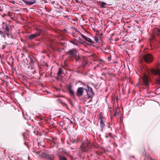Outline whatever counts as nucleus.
<instances>
[{
  "label": "nucleus",
  "mask_w": 160,
  "mask_h": 160,
  "mask_svg": "<svg viewBox=\"0 0 160 160\" xmlns=\"http://www.w3.org/2000/svg\"><path fill=\"white\" fill-rule=\"evenodd\" d=\"M120 114V110L118 108H115V112L114 114V116L117 118H120L119 116Z\"/></svg>",
  "instance_id": "f8f14e48"
},
{
  "label": "nucleus",
  "mask_w": 160,
  "mask_h": 160,
  "mask_svg": "<svg viewBox=\"0 0 160 160\" xmlns=\"http://www.w3.org/2000/svg\"><path fill=\"white\" fill-rule=\"evenodd\" d=\"M6 16V14H3V15H2V17H5V16Z\"/></svg>",
  "instance_id": "7c9ffc66"
},
{
  "label": "nucleus",
  "mask_w": 160,
  "mask_h": 160,
  "mask_svg": "<svg viewBox=\"0 0 160 160\" xmlns=\"http://www.w3.org/2000/svg\"><path fill=\"white\" fill-rule=\"evenodd\" d=\"M43 156L48 159L53 160L54 158V156L53 155H51L47 153H43Z\"/></svg>",
  "instance_id": "9d476101"
},
{
  "label": "nucleus",
  "mask_w": 160,
  "mask_h": 160,
  "mask_svg": "<svg viewBox=\"0 0 160 160\" xmlns=\"http://www.w3.org/2000/svg\"><path fill=\"white\" fill-rule=\"evenodd\" d=\"M9 32H8V33H6V34L7 35V36L8 38H9L10 37V34H9Z\"/></svg>",
  "instance_id": "a878e982"
},
{
  "label": "nucleus",
  "mask_w": 160,
  "mask_h": 160,
  "mask_svg": "<svg viewBox=\"0 0 160 160\" xmlns=\"http://www.w3.org/2000/svg\"><path fill=\"white\" fill-rule=\"evenodd\" d=\"M90 101H91V99Z\"/></svg>",
  "instance_id": "58836bf2"
},
{
  "label": "nucleus",
  "mask_w": 160,
  "mask_h": 160,
  "mask_svg": "<svg viewBox=\"0 0 160 160\" xmlns=\"http://www.w3.org/2000/svg\"><path fill=\"white\" fill-rule=\"evenodd\" d=\"M132 157L133 158H134V156H132Z\"/></svg>",
  "instance_id": "4c0bfd02"
},
{
  "label": "nucleus",
  "mask_w": 160,
  "mask_h": 160,
  "mask_svg": "<svg viewBox=\"0 0 160 160\" xmlns=\"http://www.w3.org/2000/svg\"><path fill=\"white\" fill-rule=\"evenodd\" d=\"M61 103L63 105H64L65 106H66L67 108H68V107H67V104L65 103H63V102H61Z\"/></svg>",
  "instance_id": "4be33fe9"
},
{
  "label": "nucleus",
  "mask_w": 160,
  "mask_h": 160,
  "mask_svg": "<svg viewBox=\"0 0 160 160\" xmlns=\"http://www.w3.org/2000/svg\"><path fill=\"white\" fill-rule=\"evenodd\" d=\"M82 38L85 40L86 41L89 42L91 44H88V45H91V44H93L94 43V41H92L90 38L87 37L86 36L84 35H83L81 34Z\"/></svg>",
  "instance_id": "0eeeda50"
},
{
  "label": "nucleus",
  "mask_w": 160,
  "mask_h": 160,
  "mask_svg": "<svg viewBox=\"0 0 160 160\" xmlns=\"http://www.w3.org/2000/svg\"><path fill=\"white\" fill-rule=\"evenodd\" d=\"M63 152L64 153H67V152L66 150L63 149Z\"/></svg>",
  "instance_id": "bb28decb"
},
{
  "label": "nucleus",
  "mask_w": 160,
  "mask_h": 160,
  "mask_svg": "<svg viewBox=\"0 0 160 160\" xmlns=\"http://www.w3.org/2000/svg\"><path fill=\"white\" fill-rule=\"evenodd\" d=\"M108 135V136L110 137H113V136L112 135V134L111 133V132H110L108 134H107Z\"/></svg>",
  "instance_id": "393cba45"
},
{
  "label": "nucleus",
  "mask_w": 160,
  "mask_h": 160,
  "mask_svg": "<svg viewBox=\"0 0 160 160\" xmlns=\"http://www.w3.org/2000/svg\"><path fill=\"white\" fill-rule=\"evenodd\" d=\"M68 102L72 106L73 105V102L72 101L71 99H69Z\"/></svg>",
  "instance_id": "412c9836"
},
{
  "label": "nucleus",
  "mask_w": 160,
  "mask_h": 160,
  "mask_svg": "<svg viewBox=\"0 0 160 160\" xmlns=\"http://www.w3.org/2000/svg\"><path fill=\"white\" fill-rule=\"evenodd\" d=\"M111 120H112V117L111 116Z\"/></svg>",
  "instance_id": "c9c22d12"
},
{
  "label": "nucleus",
  "mask_w": 160,
  "mask_h": 160,
  "mask_svg": "<svg viewBox=\"0 0 160 160\" xmlns=\"http://www.w3.org/2000/svg\"><path fill=\"white\" fill-rule=\"evenodd\" d=\"M90 145L89 142L83 143L80 146L81 150L84 152H86L88 151V149L90 148Z\"/></svg>",
  "instance_id": "7ed1b4c3"
},
{
  "label": "nucleus",
  "mask_w": 160,
  "mask_h": 160,
  "mask_svg": "<svg viewBox=\"0 0 160 160\" xmlns=\"http://www.w3.org/2000/svg\"><path fill=\"white\" fill-rule=\"evenodd\" d=\"M40 35V33L39 32L32 34L29 36V37H28V38L30 40H31L39 36Z\"/></svg>",
  "instance_id": "9b49d317"
},
{
  "label": "nucleus",
  "mask_w": 160,
  "mask_h": 160,
  "mask_svg": "<svg viewBox=\"0 0 160 160\" xmlns=\"http://www.w3.org/2000/svg\"><path fill=\"white\" fill-rule=\"evenodd\" d=\"M62 70L61 68H59L58 71L57 73V79H59V78L61 76L62 74Z\"/></svg>",
  "instance_id": "2eb2a0df"
},
{
  "label": "nucleus",
  "mask_w": 160,
  "mask_h": 160,
  "mask_svg": "<svg viewBox=\"0 0 160 160\" xmlns=\"http://www.w3.org/2000/svg\"><path fill=\"white\" fill-rule=\"evenodd\" d=\"M30 60H31V63L33 64V62L32 60V59L31 58L30 59Z\"/></svg>",
  "instance_id": "473e14b6"
},
{
  "label": "nucleus",
  "mask_w": 160,
  "mask_h": 160,
  "mask_svg": "<svg viewBox=\"0 0 160 160\" xmlns=\"http://www.w3.org/2000/svg\"><path fill=\"white\" fill-rule=\"evenodd\" d=\"M58 156L60 160H67L66 158L64 156H62L60 155H58Z\"/></svg>",
  "instance_id": "f3484780"
},
{
  "label": "nucleus",
  "mask_w": 160,
  "mask_h": 160,
  "mask_svg": "<svg viewBox=\"0 0 160 160\" xmlns=\"http://www.w3.org/2000/svg\"><path fill=\"white\" fill-rule=\"evenodd\" d=\"M77 41L80 43H82L83 45H85L86 44V42L80 37L77 39Z\"/></svg>",
  "instance_id": "dca6fc26"
},
{
  "label": "nucleus",
  "mask_w": 160,
  "mask_h": 160,
  "mask_svg": "<svg viewBox=\"0 0 160 160\" xmlns=\"http://www.w3.org/2000/svg\"><path fill=\"white\" fill-rule=\"evenodd\" d=\"M0 34L3 37L5 38L6 37L5 32L2 31H0Z\"/></svg>",
  "instance_id": "a211bd4d"
},
{
  "label": "nucleus",
  "mask_w": 160,
  "mask_h": 160,
  "mask_svg": "<svg viewBox=\"0 0 160 160\" xmlns=\"http://www.w3.org/2000/svg\"><path fill=\"white\" fill-rule=\"evenodd\" d=\"M106 5V3L105 2H102L100 4V7L101 8H104L105 7H104L105 5Z\"/></svg>",
  "instance_id": "6ab92c4d"
},
{
  "label": "nucleus",
  "mask_w": 160,
  "mask_h": 160,
  "mask_svg": "<svg viewBox=\"0 0 160 160\" xmlns=\"http://www.w3.org/2000/svg\"><path fill=\"white\" fill-rule=\"evenodd\" d=\"M88 89H86V90L87 92V94L88 96L87 98H92L93 97L94 95V93L92 89V88L89 87L88 86H87Z\"/></svg>",
  "instance_id": "f03ea898"
},
{
  "label": "nucleus",
  "mask_w": 160,
  "mask_h": 160,
  "mask_svg": "<svg viewBox=\"0 0 160 160\" xmlns=\"http://www.w3.org/2000/svg\"><path fill=\"white\" fill-rule=\"evenodd\" d=\"M77 2H81V0H75Z\"/></svg>",
  "instance_id": "cd10ccee"
},
{
  "label": "nucleus",
  "mask_w": 160,
  "mask_h": 160,
  "mask_svg": "<svg viewBox=\"0 0 160 160\" xmlns=\"http://www.w3.org/2000/svg\"><path fill=\"white\" fill-rule=\"evenodd\" d=\"M71 43H72V44H74V45H77V46H78L77 43L75 42V41H71Z\"/></svg>",
  "instance_id": "aec40b11"
},
{
  "label": "nucleus",
  "mask_w": 160,
  "mask_h": 160,
  "mask_svg": "<svg viewBox=\"0 0 160 160\" xmlns=\"http://www.w3.org/2000/svg\"><path fill=\"white\" fill-rule=\"evenodd\" d=\"M143 58L145 62L148 63L151 62L153 60L152 55L150 54L145 55L143 56Z\"/></svg>",
  "instance_id": "20e7f679"
},
{
  "label": "nucleus",
  "mask_w": 160,
  "mask_h": 160,
  "mask_svg": "<svg viewBox=\"0 0 160 160\" xmlns=\"http://www.w3.org/2000/svg\"><path fill=\"white\" fill-rule=\"evenodd\" d=\"M28 142H25L24 143V144H25V145H26V146H27V147H28Z\"/></svg>",
  "instance_id": "c756f323"
},
{
  "label": "nucleus",
  "mask_w": 160,
  "mask_h": 160,
  "mask_svg": "<svg viewBox=\"0 0 160 160\" xmlns=\"http://www.w3.org/2000/svg\"><path fill=\"white\" fill-rule=\"evenodd\" d=\"M0 10L1 11H2V9H0Z\"/></svg>",
  "instance_id": "e433bc0d"
},
{
  "label": "nucleus",
  "mask_w": 160,
  "mask_h": 160,
  "mask_svg": "<svg viewBox=\"0 0 160 160\" xmlns=\"http://www.w3.org/2000/svg\"><path fill=\"white\" fill-rule=\"evenodd\" d=\"M94 40L96 41V42H98V38L97 37H94Z\"/></svg>",
  "instance_id": "b1692460"
},
{
  "label": "nucleus",
  "mask_w": 160,
  "mask_h": 160,
  "mask_svg": "<svg viewBox=\"0 0 160 160\" xmlns=\"http://www.w3.org/2000/svg\"><path fill=\"white\" fill-rule=\"evenodd\" d=\"M72 86L70 85L68 87V89L69 90V92L71 95L73 96L74 95V91L72 89Z\"/></svg>",
  "instance_id": "4468645a"
},
{
  "label": "nucleus",
  "mask_w": 160,
  "mask_h": 160,
  "mask_svg": "<svg viewBox=\"0 0 160 160\" xmlns=\"http://www.w3.org/2000/svg\"><path fill=\"white\" fill-rule=\"evenodd\" d=\"M67 53L69 57L75 58L76 60L78 61L80 59V57L78 56V51L76 49H72L69 51Z\"/></svg>",
  "instance_id": "f257e3e1"
},
{
  "label": "nucleus",
  "mask_w": 160,
  "mask_h": 160,
  "mask_svg": "<svg viewBox=\"0 0 160 160\" xmlns=\"http://www.w3.org/2000/svg\"><path fill=\"white\" fill-rule=\"evenodd\" d=\"M35 152L37 154H38V152Z\"/></svg>",
  "instance_id": "f704fd0d"
},
{
  "label": "nucleus",
  "mask_w": 160,
  "mask_h": 160,
  "mask_svg": "<svg viewBox=\"0 0 160 160\" xmlns=\"http://www.w3.org/2000/svg\"><path fill=\"white\" fill-rule=\"evenodd\" d=\"M84 92V88L82 87H79L77 90L76 94L78 97H80L82 96Z\"/></svg>",
  "instance_id": "423d86ee"
},
{
  "label": "nucleus",
  "mask_w": 160,
  "mask_h": 160,
  "mask_svg": "<svg viewBox=\"0 0 160 160\" xmlns=\"http://www.w3.org/2000/svg\"><path fill=\"white\" fill-rule=\"evenodd\" d=\"M2 28L5 33L9 32L10 28L7 23L5 22H3L2 23Z\"/></svg>",
  "instance_id": "39448f33"
},
{
  "label": "nucleus",
  "mask_w": 160,
  "mask_h": 160,
  "mask_svg": "<svg viewBox=\"0 0 160 160\" xmlns=\"http://www.w3.org/2000/svg\"><path fill=\"white\" fill-rule=\"evenodd\" d=\"M143 84L147 87L149 85L148 78L146 75H144L143 76Z\"/></svg>",
  "instance_id": "6e6552de"
},
{
  "label": "nucleus",
  "mask_w": 160,
  "mask_h": 160,
  "mask_svg": "<svg viewBox=\"0 0 160 160\" xmlns=\"http://www.w3.org/2000/svg\"><path fill=\"white\" fill-rule=\"evenodd\" d=\"M109 136H108V134H107L106 136H105V137L106 138H108L109 137Z\"/></svg>",
  "instance_id": "2f4dec72"
},
{
  "label": "nucleus",
  "mask_w": 160,
  "mask_h": 160,
  "mask_svg": "<svg viewBox=\"0 0 160 160\" xmlns=\"http://www.w3.org/2000/svg\"><path fill=\"white\" fill-rule=\"evenodd\" d=\"M157 34L158 35H160V30L158 31V32H157Z\"/></svg>",
  "instance_id": "c85d7f7f"
},
{
  "label": "nucleus",
  "mask_w": 160,
  "mask_h": 160,
  "mask_svg": "<svg viewBox=\"0 0 160 160\" xmlns=\"http://www.w3.org/2000/svg\"><path fill=\"white\" fill-rule=\"evenodd\" d=\"M103 118V117L102 116H101L100 117V127L101 128V131L102 132L103 128L104 127L105 125L104 123V122L102 121Z\"/></svg>",
  "instance_id": "ddd939ff"
},
{
  "label": "nucleus",
  "mask_w": 160,
  "mask_h": 160,
  "mask_svg": "<svg viewBox=\"0 0 160 160\" xmlns=\"http://www.w3.org/2000/svg\"><path fill=\"white\" fill-rule=\"evenodd\" d=\"M71 143H74L75 142H77V141L75 140H71L70 141Z\"/></svg>",
  "instance_id": "5701e85b"
},
{
  "label": "nucleus",
  "mask_w": 160,
  "mask_h": 160,
  "mask_svg": "<svg viewBox=\"0 0 160 160\" xmlns=\"http://www.w3.org/2000/svg\"><path fill=\"white\" fill-rule=\"evenodd\" d=\"M67 17H68L67 16H64V17H65V18H67Z\"/></svg>",
  "instance_id": "72a5a7b5"
},
{
  "label": "nucleus",
  "mask_w": 160,
  "mask_h": 160,
  "mask_svg": "<svg viewBox=\"0 0 160 160\" xmlns=\"http://www.w3.org/2000/svg\"><path fill=\"white\" fill-rule=\"evenodd\" d=\"M27 5H31L34 4L36 2V0H22Z\"/></svg>",
  "instance_id": "1a4fd4ad"
}]
</instances>
